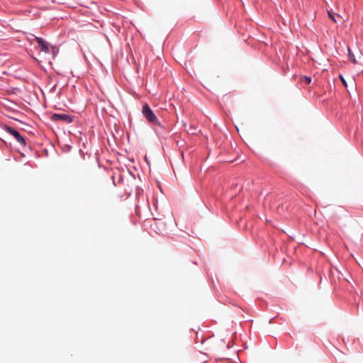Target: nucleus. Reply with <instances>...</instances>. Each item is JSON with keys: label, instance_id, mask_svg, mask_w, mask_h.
I'll return each instance as SVG.
<instances>
[{"label": "nucleus", "instance_id": "f257e3e1", "mask_svg": "<svg viewBox=\"0 0 363 363\" xmlns=\"http://www.w3.org/2000/svg\"><path fill=\"white\" fill-rule=\"evenodd\" d=\"M142 113L145 118L153 124H160L155 114L147 104H145L143 107Z\"/></svg>", "mask_w": 363, "mask_h": 363}, {"label": "nucleus", "instance_id": "f03ea898", "mask_svg": "<svg viewBox=\"0 0 363 363\" xmlns=\"http://www.w3.org/2000/svg\"><path fill=\"white\" fill-rule=\"evenodd\" d=\"M5 130L11 134L13 138L21 145H26V140L23 136L21 135V134L14 128L10 126H6Z\"/></svg>", "mask_w": 363, "mask_h": 363}, {"label": "nucleus", "instance_id": "7ed1b4c3", "mask_svg": "<svg viewBox=\"0 0 363 363\" xmlns=\"http://www.w3.org/2000/svg\"><path fill=\"white\" fill-rule=\"evenodd\" d=\"M52 121H62L65 123H70L72 122V118L65 113H54L51 116Z\"/></svg>", "mask_w": 363, "mask_h": 363}, {"label": "nucleus", "instance_id": "20e7f679", "mask_svg": "<svg viewBox=\"0 0 363 363\" xmlns=\"http://www.w3.org/2000/svg\"><path fill=\"white\" fill-rule=\"evenodd\" d=\"M35 40H36L38 44L39 45V46L41 48L42 51L46 52V53H49L50 52V50L54 52V48L50 46L49 43L48 42H46L45 40H44L42 38L36 37Z\"/></svg>", "mask_w": 363, "mask_h": 363}, {"label": "nucleus", "instance_id": "39448f33", "mask_svg": "<svg viewBox=\"0 0 363 363\" xmlns=\"http://www.w3.org/2000/svg\"><path fill=\"white\" fill-rule=\"evenodd\" d=\"M152 226L158 234H163L166 231V225L162 220H155Z\"/></svg>", "mask_w": 363, "mask_h": 363}, {"label": "nucleus", "instance_id": "423d86ee", "mask_svg": "<svg viewBox=\"0 0 363 363\" xmlns=\"http://www.w3.org/2000/svg\"><path fill=\"white\" fill-rule=\"evenodd\" d=\"M328 16L329 18L334 22V23H337V20L335 18V16L333 13H332L331 11H328Z\"/></svg>", "mask_w": 363, "mask_h": 363}, {"label": "nucleus", "instance_id": "0eeeda50", "mask_svg": "<svg viewBox=\"0 0 363 363\" xmlns=\"http://www.w3.org/2000/svg\"><path fill=\"white\" fill-rule=\"evenodd\" d=\"M302 82L308 84L311 82V78L310 77L304 76L301 78Z\"/></svg>", "mask_w": 363, "mask_h": 363}, {"label": "nucleus", "instance_id": "6e6552de", "mask_svg": "<svg viewBox=\"0 0 363 363\" xmlns=\"http://www.w3.org/2000/svg\"><path fill=\"white\" fill-rule=\"evenodd\" d=\"M348 52H349V57H350V60L352 61L353 63H356V60L354 57V55L350 52V49H348Z\"/></svg>", "mask_w": 363, "mask_h": 363}, {"label": "nucleus", "instance_id": "1a4fd4ad", "mask_svg": "<svg viewBox=\"0 0 363 363\" xmlns=\"http://www.w3.org/2000/svg\"><path fill=\"white\" fill-rule=\"evenodd\" d=\"M340 78L341 79V82H342L343 85L347 87V82L345 81V79L343 78V77L342 75H340Z\"/></svg>", "mask_w": 363, "mask_h": 363}]
</instances>
